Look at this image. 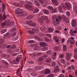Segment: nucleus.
<instances>
[{
	"instance_id": "nucleus-26",
	"label": "nucleus",
	"mask_w": 77,
	"mask_h": 77,
	"mask_svg": "<svg viewBox=\"0 0 77 77\" xmlns=\"http://www.w3.org/2000/svg\"><path fill=\"white\" fill-rule=\"evenodd\" d=\"M58 10L60 13H63V10H62L61 6L60 5L58 7Z\"/></svg>"
},
{
	"instance_id": "nucleus-39",
	"label": "nucleus",
	"mask_w": 77,
	"mask_h": 77,
	"mask_svg": "<svg viewBox=\"0 0 77 77\" xmlns=\"http://www.w3.org/2000/svg\"><path fill=\"white\" fill-rule=\"evenodd\" d=\"M60 71V69H55L54 70V72L55 73H57V72H59Z\"/></svg>"
},
{
	"instance_id": "nucleus-43",
	"label": "nucleus",
	"mask_w": 77,
	"mask_h": 77,
	"mask_svg": "<svg viewBox=\"0 0 77 77\" xmlns=\"http://www.w3.org/2000/svg\"><path fill=\"white\" fill-rule=\"evenodd\" d=\"M51 53H52V52L50 50L48 51L47 52V54H49V55L51 54Z\"/></svg>"
},
{
	"instance_id": "nucleus-17",
	"label": "nucleus",
	"mask_w": 77,
	"mask_h": 77,
	"mask_svg": "<svg viewBox=\"0 0 77 77\" xmlns=\"http://www.w3.org/2000/svg\"><path fill=\"white\" fill-rule=\"evenodd\" d=\"M40 45L42 47L47 46V44L45 42H41L39 43Z\"/></svg>"
},
{
	"instance_id": "nucleus-32",
	"label": "nucleus",
	"mask_w": 77,
	"mask_h": 77,
	"mask_svg": "<svg viewBox=\"0 0 77 77\" xmlns=\"http://www.w3.org/2000/svg\"><path fill=\"white\" fill-rule=\"evenodd\" d=\"M54 30V29H53L52 28H49V29H48V32L51 33L53 32Z\"/></svg>"
},
{
	"instance_id": "nucleus-35",
	"label": "nucleus",
	"mask_w": 77,
	"mask_h": 77,
	"mask_svg": "<svg viewBox=\"0 0 77 77\" xmlns=\"http://www.w3.org/2000/svg\"><path fill=\"white\" fill-rule=\"evenodd\" d=\"M48 49V48L47 47H45L42 48V50L45 51H46V50H47Z\"/></svg>"
},
{
	"instance_id": "nucleus-29",
	"label": "nucleus",
	"mask_w": 77,
	"mask_h": 77,
	"mask_svg": "<svg viewBox=\"0 0 77 77\" xmlns=\"http://www.w3.org/2000/svg\"><path fill=\"white\" fill-rule=\"evenodd\" d=\"M73 11L75 14H77V7L76 6H74L73 8Z\"/></svg>"
},
{
	"instance_id": "nucleus-15",
	"label": "nucleus",
	"mask_w": 77,
	"mask_h": 77,
	"mask_svg": "<svg viewBox=\"0 0 77 77\" xmlns=\"http://www.w3.org/2000/svg\"><path fill=\"white\" fill-rule=\"evenodd\" d=\"M66 8L68 10H69V9H70L71 8V5L70 4V3H69V2L66 3Z\"/></svg>"
},
{
	"instance_id": "nucleus-52",
	"label": "nucleus",
	"mask_w": 77,
	"mask_h": 77,
	"mask_svg": "<svg viewBox=\"0 0 77 77\" xmlns=\"http://www.w3.org/2000/svg\"><path fill=\"white\" fill-rule=\"evenodd\" d=\"M56 65V62H54L52 64V66H55V65Z\"/></svg>"
},
{
	"instance_id": "nucleus-56",
	"label": "nucleus",
	"mask_w": 77,
	"mask_h": 77,
	"mask_svg": "<svg viewBox=\"0 0 77 77\" xmlns=\"http://www.w3.org/2000/svg\"><path fill=\"white\" fill-rule=\"evenodd\" d=\"M39 1L41 4H44V1L43 0H39Z\"/></svg>"
},
{
	"instance_id": "nucleus-57",
	"label": "nucleus",
	"mask_w": 77,
	"mask_h": 77,
	"mask_svg": "<svg viewBox=\"0 0 77 77\" xmlns=\"http://www.w3.org/2000/svg\"><path fill=\"white\" fill-rule=\"evenodd\" d=\"M4 42V40L3 39H0V44H2Z\"/></svg>"
},
{
	"instance_id": "nucleus-62",
	"label": "nucleus",
	"mask_w": 77,
	"mask_h": 77,
	"mask_svg": "<svg viewBox=\"0 0 77 77\" xmlns=\"http://www.w3.org/2000/svg\"><path fill=\"white\" fill-rule=\"evenodd\" d=\"M54 77V75L50 74L48 76V77Z\"/></svg>"
},
{
	"instance_id": "nucleus-18",
	"label": "nucleus",
	"mask_w": 77,
	"mask_h": 77,
	"mask_svg": "<svg viewBox=\"0 0 77 77\" xmlns=\"http://www.w3.org/2000/svg\"><path fill=\"white\" fill-rule=\"evenodd\" d=\"M52 2L55 6H58L59 5V3H58L57 0H52Z\"/></svg>"
},
{
	"instance_id": "nucleus-20",
	"label": "nucleus",
	"mask_w": 77,
	"mask_h": 77,
	"mask_svg": "<svg viewBox=\"0 0 77 77\" xmlns=\"http://www.w3.org/2000/svg\"><path fill=\"white\" fill-rule=\"evenodd\" d=\"M40 17H41V18H42L43 20H48V17L47 16H43L41 15H40Z\"/></svg>"
},
{
	"instance_id": "nucleus-36",
	"label": "nucleus",
	"mask_w": 77,
	"mask_h": 77,
	"mask_svg": "<svg viewBox=\"0 0 77 77\" xmlns=\"http://www.w3.org/2000/svg\"><path fill=\"white\" fill-rule=\"evenodd\" d=\"M1 62H2V64H3V63H4L5 64H6V65H8V63L7 62H6L4 60H2Z\"/></svg>"
},
{
	"instance_id": "nucleus-30",
	"label": "nucleus",
	"mask_w": 77,
	"mask_h": 77,
	"mask_svg": "<svg viewBox=\"0 0 77 77\" xmlns=\"http://www.w3.org/2000/svg\"><path fill=\"white\" fill-rule=\"evenodd\" d=\"M39 11V10L38 9H36L34 10L33 12L34 14H36L37 13H38Z\"/></svg>"
},
{
	"instance_id": "nucleus-41",
	"label": "nucleus",
	"mask_w": 77,
	"mask_h": 77,
	"mask_svg": "<svg viewBox=\"0 0 77 77\" xmlns=\"http://www.w3.org/2000/svg\"><path fill=\"white\" fill-rule=\"evenodd\" d=\"M6 32H7V29H5L1 31V33H4Z\"/></svg>"
},
{
	"instance_id": "nucleus-10",
	"label": "nucleus",
	"mask_w": 77,
	"mask_h": 77,
	"mask_svg": "<svg viewBox=\"0 0 77 77\" xmlns=\"http://www.w3.org/2000/svg\"><path fill=\"white\" fill-rule=\"evenodd\" d=\"M71 24L72 27H75L77 26V22L74 20H72Z\"/></svg>"
},
{
	"instance_id": "nucleus-53",
	"label": "nucleus",
	"mask_w": 77,
	"mask_h": 77,
	"mask_svg": "<svg viewBox=\"0 0 77 77\" xmlns=\"http://www.w3.org/2000/svg\"><path fill=\"white\" fill-rule=\"evenodd\" d=\"M73 31H72V30H71L70 31V34L71 35H72V36H73L74 35V32H73Z\"/></svg>"
},
{
	"instance_id": "nucleus-61",
	"label": "nucleus",
	"mask_w": 77,
	"mask_h": 77,
	"mask_svg": "<svg viewBox=\"0 0 77 77\" xmlns=\"http://www.w3.org/2000/svg\"><path fill=\"white\" fill-rule=\"evenodd\" d=\"M62 18L64 20H65L66 18V17H65V15H63L62 16Z\"/></svg>"
},
{
	"instance_id": "nucleus-42",
	"label": "nucleus",
	"mask_w": 77,
	"mask_h": 77,
	"mask_svg": "<svg viewBox=\"0 0 77 77\" xmlns=\"http://www.w3.org/2000/svg\"><path fill=\"white\" fill-rule=\"evenodd\" d=\"M27 71H28V72H32V71H33V69H32L31 68H29L27 69Z\"/></svg>"
},
{
	"instance_id": "nucleus-14",
	"label": "nucleus",
	"mask_w": 77,
	"mask_h": 77,
	"mask_svg": "<svg viewBox=\"0 0 77 77\" xmlns=\"http://www.w3.org/2000/svg\"><path fill=\"white\" fill-rule=\"evenodd\" d=\"M19 62H20L19 60L17 59L16 60H14L11 62V63L12 64H18L19 63Z\"/></svg>"
},
{
	"instance_id": "nucleus-37",
	"label": "nucleus",
	"mask_w": 77,
	"mask_h": 77,
	"mask_svg": "<svg viewBox=\"0 0 77 77\" xmlns=\"http://www.w3.org/2000/svg\"><path fill=\"white\" fill-rule=\"evenodd\" d=\"M44 41L45 42H49V41H50V40L47 37H45L44 38Z\"/></svg>"
},
{
	"instance_id": "nucleus-5",
	"label": "nucleus",
	"mask_w": 77,
	"mask_h": 77,
	"mask_svg": "<svg viewBox=\"0 0 77 77\" xmlns=\"http://www.w3.org/2000/svg\"><path fill=\"white\" fill-rule=\"evenodd\" d=\"M14 24V22L10 23V22H8L6 21H5L4 23H2V27H5L6 24L7 26H9L11 24Z\"/></svg>"
},
{
	"instance_id": "nucleus-44",
	"label": "nucleus",
	"mask_w": 77,
	"mask_h": 77,
	"mask_svg": "<svg viewBox=\"0 0 77 77\" xmlns=\"http://www.w3.org/2000/svg\"><path fill=\"white\" fill-rule=\"evenodd\" d=\"M65 20L66 23H69V19L68 18H66Z\"/></svg>"
},
{
	"instance_id": "nucleus-46",
	"label": "nucleus",
	"mask_w": 77,
	"mask_h": 77,
	"mask_svg": "<svg viewBox=\"0 0 77 77\" xmlns=\"http://www.w3.org/2000/svg\"><path fill=\"white\" fill-rule=\"evenodd\" d=\"M2 11H5V5L4 4H3L2 5Z\"/></svg>"
},
{
	"instance_id": "nucleus-59",
	"label": "nucleus",
	"mask_w": 77,
	"mask_h": 77,
	"mask_svg": "<svg viewBox=\"0 0 77 77\" xmlns=\"http://www.w3.org/2000/svg\"><path fill=\"white\" fill-rule=\"evenodd\" d=\"M64 56V55H63V54H61L60 55L59 57H60V58H63Z\"/></svg>"
},
{
	"instance_id": "nucleus-47",
	"label": "nucleus",
	"mask_w": 77,
	"mask_h": 77,
	"mask_svg": "<svg viewBox=\"0 0 77 77\" xmlns=\"http://www.w3.org/2000/svg\"><path fill=\"white\" fill-rule=\"evenodd\" d=\"M54 49L55 51H57L59 50V47H56L54 48Z\"/></svg>"
},
{
	"instance_id": "nucleus-28",
	"label": "nucleus",
	"mask_w": 77,
	"mask_h": 77,
	"mask_svg": "<svg viewBox=\"0 0 77 77\" xmlns=\"http://www.w3.org/2000/svg\"><path fill=\"white\" fill-rule=\"evenodd\" d=\"M31 75L32 76V77H35V76H36V75H38L36 72H34L31 73Z\"/></svg>"
},
{
	"instance_id": "nucleus-13",
	"label": "nucleus",
	"mask_w": 77,
	"mask_h": 77,
	"mask_svg": "<svg viewBox=\"0 0 77 77\" xmlns=\"http://www.w3.org/2000/svg\"><path fill=\"white\" fill-rule=\"evenodd\" d=\"M40 15H41L40 14H39L38 15V21L40 23H42L44 21H43V19L42 18H41V17H40Z\"/></svg>"
},
{
	"instance_id": "nucleus-4",
	"label": "nucleus",
	"mask_w": 77,
	"mask_h": 77,
	"mask_svg": "<svg viewBox=\"0 0 77 77\" xmlns=\"http://www.w3.org/2000/svg\"><path fill=\"white\" fill-rule=\"evenodd\" d=\"M35 32L38 33V32H39V30H38V29L35 28H33L32 29H31L30 28H29V33L35 34Z\"/></svg>"
},
{
	"instance_id": "nucleus-19",
	"label": "nucleus",
	"mask_w": 77,
	"mask_h": 77,
	"mask_svg": "<svg viewBox=\"0 0 77 77\" xmlns=\"http://www.w3.org/2000/svg\"><path fill=\"white\" fill-rule=\"evenodd\" d=\"M51 72V70L48 69H46L45 70V74H49Z\"/></svg>"
},
{
	"instance_id": "nucleus-50",
	"label": "nucleus",
	"mask_w": 77,
	"mask_h": 77,
	"mask_svg": "<svg viewBox=\"0 0 77 77\" xmlns=\"http://www.w3.org/2000/svg\"><path fill=\"white\" fill-rule=\"evenodd\" d=\"M29 63H30V64H33L34 63V61L32 60H30L29 62Z\"/></svg>"
},
{
	"instance_id": "nucleus-1",
	"label": "nucleus",
	"mask_w": 77,
	"mask_h": 77,
	"mask_svg": "<svg viewBox=\"0 0 77 77\" xmlns=\"http://www.w3.org/2000/svg\"><path fill=\"white\" fill-rule=\"evenodd\" d=\"M15 30H16V29L15 28H13L11 30L10 34L9 32H7L4 35L3 38H5L7 37L8 38H9L11 36L12 37H14L16 34V32H14V31Z\"/></svg>"
},
{
	"instance_id": "nucleus-63",
	"label": "nucleus",
	"mask_w": 77,
	"mask_h": 77,
	"mask_svg": "<svg viewBox=\"0 0 77 77\" xmlns=\"http://www.w3.org/2000/svg\"><path fill=\"white\" fill-rule=\"evenodd\" d=\"M74 57L75 59H77V55L76 54H74Z\"/></svg>"
},
{
	"instance_id": "nucleus-21",
	"label": "nucleus",
	"mask_w": 77,
	"mask_h": 77,
	"mask_svg": "<svg viewBox=\"0 0 77 77\" xmlns=\"http://www.w3.org/2000/svg\"><path fill=\"white\" fill-rule=\"evenodd\" d=\"M43 68V66H36L35 67V69L36 70H40Z\"/></svg>"
},
{
	"instance_id": "nucleus-34",
	"label": "nucleus",
	"mask_w": 77,
	"mask_h": 77,
	"mask_svg": "<svg viewBox=\"0 0 77 77\" xmlns=\"http://www.w3.org/2000/svg\"><path fill=\"white\" fill-rule=\"evenodd\" d=\"M63 50L65 51H66V50H67V48H66V46L65 45H63Z\"/></svg>"
},
{
	"instance_id": "nucleus-3",
	"label": "nucleus",
	"mask_w": 77,
	"mask_h": 77,
	"mask_svg": "<svg viewBox=\"0 0 77 77\" xmlns=\"http://www.w3.org/2000/svg\"><path fill=\"white\" fill-rule=\"evenodd\" d=\"M12 48H11L12 49H13V48L14 49L13 50L11 49H10V50H8V52H9V53H14V52H18V51H19L20 50L19 49H17L15 48V45L14 44H12Z\"/></svg>"
},
{
	"instance_id": "nucleus-45",
	"label": "nucleus",
	"mask_w": 77,
	"mask_h": 77,
	"mask_svg": "<svg viewBox=\"0 0 77 77\" xmlns=\"http://www.w3.org/2000/svg\"><path fill=\"white\" fill-rule=\"evenodd\" d=\"M66 15L68 16V17H69L70 16V12H69L68 11L66 12Z\"/></svg>"
},
{
	"instance_id": "nucleus-31",
	"label": "nucleus",
	"mask_w": 77,
	"mask_h": 77,
	"mask_svg": "<svg viewBox=\"0 0 77 77\" xmlns=\"http://www.w3.org/2000/svg\"><path fill=\"white\" fill-rule=\"evenodd\" d=\"M56 55H57V53H56V52H54L53 54L52 58L53 59H55Z\"/></svg>"
},
{
	"instance_id": "nucleus-11",
	"label": "nucleus",
	"mask_w": 77,
	"mask_h": 77,
	"mask_svg": "<svg viewBox=\"0 0 77 77\" xmlns=\"http://www.w3.org/2000/svg\"><path fill=\"white\" fill-rule=\"evenodd\" d=\"M48 8L49 10H52V13H56V8L53 10V7L51 6H49Z\"/></svg>"
},
{
	"instance_id": "nucleus-22",
	"label": "nucleus",
	"mask_w": 77,
	"mask_h": 77,
	"mask_svg": "<svg viewBox=\"0 0 77 77\" xmlns=\"http://www.w3.org/2000/svg\"><path fill=\"white\" fill-rule=\"evenodd\" d=\"M43 11L44 14L46 15H48L49 14V11L47 9H44L43 10Z\"/></svg>"
},
{
	"instance_id": "nucleus-55",
	"label": "nucleus",
	"mask_w": 77,
	"mask_h": 77,
	"mask_svg": "<svg viewBox=\"0 0 77 77\" xmlns=\"http://www.w3.org/2000/svg\"><path fill=\"white\" fill-rule=\"evenodd\" d=\"M46 36H47L49 38H51V34H46Z\"/></svg>"
},
{
	"instance_id": "nucleus-48",
	"label": "nucleus",
	"mask_w": 77,
	"mask_h": 77,
	"mask_svg": "<svg viewBox=\"0 0 77 77\" xmlns=\"http://www.w3.org/2000/svg\"><path fill=\"white\" fill-rule=\"evenodd\" d=\"M28 42L30 43H35V42L34 40H30L28 41Z\"/></svg>"
},
{
	"instance_id": "nucleus-58",
	"label": "nucleus",
	"mask_w": 77,
	"mask_h": 77,
	"mask_svg": "<svg viewBox=\"0 0 77 77\" xmlns=\"http://www.w3.org/2000/svg\"><path fill=\"white\" fill-rule=\"evenodd\" d=\"M18 37H14L13 39V41H17V40H18Z\"/></svg>"
},
{
	"instance_id": "nucleus-25",
	"label": "nucleus",
	"mask_w": 77,
	"mask_h": 77,
	"mask_svg": "<svg viewBox=\"0 0 77 77\" xmlns=\"http://www.w3.org/2000/svg\"><path fill=\"white\" fill-rule=\"evenodd\" d=\"M41 49V47L37 46H36L34 49V50H35L36 51H39V49Z\"/></svg>"
},
{
	"instance_id": "nucleus-64",
	"label": "nucleus",
	"mask_w": 77,
	"mask_h": 77,
	"mask_svg": "<svg viewBox=\"0 0 77 77\" xmlns=\"http://www.w3.org/2000/svg\"><path fill=\"white\" fill-rule=\"evenodd\" d=\"M59 77H64V75H63V74H60V75H59Z\"/></svg>"
},
{
	"instance_id": "nucleus-9",
	"label": "nucleus",
	"mask_w": 77,
	"mask_h": 77,
	"mask_svg": "<svg viewBox=\"0 0 77 77\" xmlns=\"http://www.w3.org/2000/svg\"><path fill=\"white\" fill-rule=\"evenodd\" d=\"M26 23L28 25H29V26H33V27H35L36 26L35 23L32 22V20L27 22Z\"/></svg>"
},
{
	"instance_id": "nucleus-7",
	"label": "nucleus",
	"mask_w": 77,
	"mask_h": 77,
	"mask_svg": "<svg viewBox=\"0 0 77 77\" xmlns=\"http://www.w3.org/2000/svg\"><path fill=\"white\" fill-rule=\"evenodd\" d=\"M74 39H75V38L72 37H71L70 40H68L67 41V44L69 43V42H70L71 44H74V42H75Z\"/></svg>"
},
{
	"instance_id": "nucleus-27",
	"label": "nucleus",
	"mask_w": 77,
	"mask_h": 77,
	"mask_svg": "<svg viewBox=\"0 0 77 77\" xmlns=\"http://www.w3.org/2000/svg\"><path fill=\"white\" fill-rule=\"evenodd\" d=\"M34 3L35 5L36 6H38V7L40 6V4H39V2H38L37 1L35 0L34 1Z\"/></svg>"
},
{
	"instance_id": "nucleus-54",
	"label": "nucleus",
	"mask_w": 77,
	"mask_h": 77,
	"mask_svg": "<svg viewBox=\"0 0 77 77\" xmlns=\"http://www.w3.org/2000/svg\"><path fill=\"white\" fill-rule=\"evenodd\" d=\"M1 57H4L6 56V54H2V55H1Z\"/></svg>"
},
{
	"instance_id": "nucleus-8",
	"label": "nucleus",
	"mask_w": 77,
	"mask_h": 77,
	"mask_svg": "<svg viewBox=\"0 0 77 77\" xmlns=\"http://www.w3.org/2000/svg\"><path fill=\"white\" fill-rule=\"evenodd\" d=\"M15 12L17 14H22L23 13V10L22 9L17 8Z\"/></svg>"
},
{
	"instance_id": "nucleus-40",
	"label": "nucleus",
	"mask_w": 77,
	"mask_h": 77,
	"mask_svg": "<svg viewBox=\"0 0 77 77\" xmlns=\"http://www.w3.org/2000/svg\"><path fill=\"white\" fill-rule=\"evenodd\" d=\"M22 58V55H19L18 56V57L17 58V60H20V59H21Z\"/></svg>"
},
{
	"instance_id": "nucleus-16",
	"label": "nucleus",
	"mask_w": 77,
	"mask_h": 77,
	"mask_svg": "<svg viewBox=\"0 0 77 77\" xmlns=\"http://www.w3.org/2000/svg\"><path fill=\"white\" fill-rule=\"evenodd\" d=\"M46 57H47V55H44L43 56L39 58L38 59V61H42L44 60V58H46Z\"/></svg>"
},
{
	"instance_id": "nucleus-6",
	"label": "nucleus",
	"mask_w": 77,
	"mask_h": 77,
	"mask_svg": "<svg viewBox=\"0 0 77 77\" xmlns=\"http://www.w3.org/2000/svg\"><path fill=\"white\" fill-rule=\"evenodd\" d=\"M52 19L53 20H56V22H59V20L60 21L62 20V17L60 16H58V19L57 18V16L56 15H54L52 16Z\"/></svg>"
},
{
	"instance_id": "nucleus-12",
	"label": "nucleus",
	"mask_w": 77,
	"mask_h": 77,
	"mask_svg": "<svg viewBox=\"0 0 77 77\" xmlns=\"http://www.w3.org/2000/svg\"><path fill=\"white\" fill-rule=\"evenodd\" d=\"M71 54H69V53H67L66 55V59L67 60H70L71 59Z\"/></svg>"
},
{
	"instance_id": "nucleus-24",
	"label": "nucleus",
	"mask_w": 77,
	"mask_h": 77,
	"mask_svg": "<svg viewBox=\"0 0 77 77\" xmlns=\"http://www.w3.org/2000/svg\"><path fill=\"white\" fill-rule=\"evenodd\" d=\"M41 54L42 53L41 52L37 53L35 52L33 54V55L34 56H41Z\"/></svg>"
},
{
	"instance_id": "nucleus-33",
	"label": "nucleus",
	"mask_w": 77,
	"mask_h": 77,
	"mask_svg": "<svg viewBox=\"0 0 77 77\" xmlns=\"http://www.w3.org/2000/svg\"><path fill=\"white\" fill-rule=\"evenodd\" d=\"M0 47L1 48H3V49H4L5 48L7 47V45H6V44H5L2 45H1Z\"/></svg>"
},
{
	"instance_id": "nucleus-51",
	"label": "nucleus",
	"mask_w": 77,
	"mask_h": 77,
	"mask_svg": "<svg viewBox=\"0 0 77 77\" xmlns=\"http://www.w3.org/2000/svg\"><path fill=\"white\" fill-rule=\"evenodd\" d=\"M34 38L35 39H38V40H39V39H40L39 37L37 36H35Z\"/></svg>"
},
{
	"instance_id": "nucleus-2",
	"label": "nucleus",
	"mask_w": 77,
	"mask_h": 77,
	"mask_svg": "<svg viewBox=\"0 0 77 77\" xmlns=\"http://www.w3.org/2000/svg\"><path fill=\"white\" fill-rule=\"evenodd\" d=\"M26 4L25 5L27 9H28L29 11H32L34 9V7L29 5H32V2H29V1H26L25 2Z\"/></svg>"
},
{
	"instance_id": "nucleus-38",
	"label": "nucleus",
	"mask_w": 77,
	"mask_h": 77,
	"mask_svg": "<svg viewBox=\"0 0 77 77\" xmlns=\"http://www.w3.org/2000/svg\"><path fill=\"white\" fill-rule=\"evenodd\" d=\"M33 18V16L32 15H29L26 18L27 19H32V18Z\"/></svg>"
},
{
	"instance_id": "nucleus-60",
	"label": "nucleus",
	"mask_w": 77,
	"mask_h": 77,
	"mask_svg": "<svg viewBox=\"0 0 77 77\" xmlns=\"http://www.w3.org/2000/svg\"><path fill=\"white\" fill-rule=\"evenodd\" d=\"M60 61L63 63H64L65 62V60L63 59H61Z\"/></svg>"
},
{
	"instance_id": "nucleus-23",
	"label": "nucleus",
	"mask_w": 77,
	"mask_h": 77,
	"mask_svg": "<svg viewBox=\"0 0 77 77\" xmlns=\"http://www.w3.org/2000/svg\"><path fill=\"white\" fill-rule=\"evenodd\" d=\"M6 18V16H5V14H3V17H2V15L0 16V19L1 20H5Z\"/></svg>"
},
{
	"instance_id": "nucleus-49",
	"label": "nucleus",
	"mask_w": 77,
	"mask_h": 77,
	"mask_svg": "<svg viewBox=\"0 0 77 77\" xmlns=\"http://www.w3.org/2000/svg\"><path fill=\"white\" fill-rule=\"evenodd\" d=\"M40 29L42 32H44V30H45V28H43L42 27H41L40 28Z\"/></svg>"
}]
</instances>
